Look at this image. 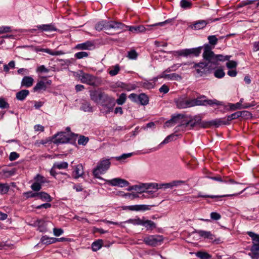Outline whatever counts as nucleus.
Segmentation results:
<instances>
[{
  "label": "nucleus",
  "mask_w": 259,
  "mask_h": 259,
  "mask_svg": "<svg viewBox=\"0 0 259 259\" xmlns=\"http://www.w3.org/2000/svg\"><path fill=\"white\" fill-rule=\"evenodd\" d=\"M175 102L179 109H185L199 106H206L208 105L211 107L224 106L223 102L217 99H208L204 95H200L196 98H190L184 95L175 99Z\"/></svg>",
  "instance_id": "f257e3e1"
},
{
  "label": "nucleus",
  "mask_w": 259,
  "mask_h": 259,
  "mask_svg": "<svg viewBox=\"0 0 259 259\" xmlns=\"http://www.w3.org/2000/svg\"><path fill=\"white\" fill-rule=\"evenodd\" d=\"M202 56L204 60H208L211 63L213 69L215 68L218 65L219 61H229L231 58V56L215 55L212 51V47L208 44L204 45V52Z\"/></svg>",
  "instance_id": "f03ea898"
},
{
  "label": "nucleus",
  "mask_w": 259,
  "mask_h": 259,
  "mask_svg": "<svg viewBox=\"0 0 259 259\" xmlns=\"http://www.w3.org/2000/svg\"><path fill=\"white\" fill-rule=\"evenodd\" d=\"M111 162L109 159H104L100 161L96 168H95L93 171V175L95 178L98 179H101L100 175L104 173L110 167Z\"/></svg>",
  "instance_id": "7ed1b4c3"
},
{
  "label": "nucleus",
  "mask_w": 259,
  "mask_h": 259,
  "mask_svg": "<svg viewBox=\"0 0 259 259\" xmlns=\"http://www.w3.org/2000/svg\"><path fill=\"white\" fill-rule=\"evenodd\" d=\"M205 62H201L198 63H194L192 68L195 69L197 74L200 76H202L208 71L213 69L211 63L208 60H205Z\"/></svg>",
  "instance_id": "20e7f679"
},
{
  "label": "nucleus",
  "mask_w": 259,
  "mask_h": 259,
  "mask_svg": "<svg viewBox=\"0 0 259 259\" xmlns=\"http://www.w3.org/2000/svg\"><path fill=\"white\" fill-rule=\"evenodd\" d=\"M201 120V117L199 115H196L193 118L189 121L181 123L175 128V132H178L181 131H184V128L190 126L191 128H193L194 127L199 125Z\"/></svg>",
  "instance_id": "39448f33"
},
{
  "label": "nucleus",
  "mask_w": 259,
  "mask_h": 259,
  "mask_svg": "<svg viewBox=\"0 0 259 259\" xmlns=\"http://www.w3.org/2000/svg\"><path fill=\"white\" fill-rule=\"evenodd\" d=\"M169 22V20H166L164 22L157 23L152 25H147L146 26L143 25H139L136 26H130L129 30L134 33H139L151 30L152 27L156 26H163L165 24Z\"/></svg>",
  "instance_id": "423d86ee"
},
{
  "label": "nucleus",
  "mask_w": 259,
  "mask_h": 259,
  "mask_svg": "<svg viewBox=\"0 0 259 259\" xmlns=\"http://www.w3.org/2000/svg\"><path fill=\"white\" fill-rule=\"evenodd\" d=\"M163 240V237L161 235H149L143 239V242L147 245L156 246L160 244Z\"/></svg>",
  "instance_id": "0eeeda50"
},
{
  "label": "nucleus",
  "mask_w": 259,
  "mask_h": 259,
  "mask_svg": "<svg viewBox=\"0 0 259 259\" xmlns=\"http://www.w3.org/2000/svg\"><path fill=\"white\" fill-rule=\"evenodd\" d=\"M203 47H199L195 48L186 49L177 51V53L179 56L187 57L192 55L195 57H198L200 54Z\"/></svg>",
  "instance_id": "6e6552de"
},
{
  "label": "nucleus",
  "mask_w": 259,
  "mask_h": 259,
  "mask_svg": "<svg viewBox=\"0 0 259 259\" xmlns=\"http://www.w3.org/2000/svg\"><path fill=\"white\" fill-rule=\"evenodd\" d=\"M73 135L74 134L70 133L66 134L65 132H60L54 136V141L55 144H64L69 142L71 139L70 135Z\"/></svg>",
  "instance_id": "1a4fd4ad"
},
{
  "label": "nucleus",
  "mask_w": 259,
  "mask_h": 259,
  "mask_svg": "<svg viewBox=\"0 0 259 259\" xmlns=\"http://www.w3.org/2000/svg\"><path fill=\"white\" fill-rule=\"evenodd\" d=\"M220 18H216L212 20V19H208L206 20H200L199 21H195L193 24L191 25V28L194 30H199L204 28L207 24L212 22L213 21H218Z\"/></svg>",
  "instance_id": "9d476101"
},
{
  "label": "nucleus",
  "mask_w": 259,
  "mask_h": 259,
  "mask_svg": "<svg viewBox=\"0 0 259 259\" xmlns=\"http://www.w3.org/2000/svg\"><path fill=\"white\" fill-rule=\"evenodd\" d=\"M106 183L113 186L123 187L129 185V182L121 178H114L112 180H106Z\"/></svg>",
  "instance_id": "9b49d317"
},
{
  "label": "nucleus",
  "mask_w": 259,
  "mask_h": 259,
  "mask_svg": "<svg viewBox=\"0 0 259 259\" xmlns=\"http://www.w3.org/2000/svg\"><path fill=\"white\" fill-rule=\"evenodd\" d=\"M95 48V44L91 40L77 44L75 49L78 50H91Z\"/></svg>",
  "instance_id": "f8f14e48"
},
{
  "label": "nucleus",
  "mask_w": 259,
  "mask_h": 259,
  "mask_svg": "<svg viewBox=\"0 0 259 259\" xmlns=\"http://www.w3.org/2000/svg\"><path fill=\"white\" fill-rule=\"evenodd\" d=\"M80 77L81 82L83 83L91 85H94L95 84V77L90 74L83 73L80 76Z\"/></svg>",
  "instance_id": "ddd939ff"
},
{
  "label": "nucleus",
  "mask_w": 259,
  "mask_h": 259,
  "mask_svg": "<svg viewBox=\"0 0 259 259\" xmlns=\"http://www.w3.org/2000/svg\"><path fill=\"white\" fill-rule=\"evenodd\" d=\"M98 104H100L102 106L109 108V106L113 105V101L109 96L104 93Z\"/></svg>",
  "instance_id": "4468645a"
},
{
  "label": "nucleus",
  "mask_w": 259,
  "mask_h": 259,
  "mask_svg": "<svg viewBox=\"0 0 259 259\" xmlns=\"http://www.w3.org/2000/svg\"><path fill=\"white\" fill-rule=\"evenodd\" d=\"M108 30L113 28L116 30H124L125 28H127L128 26L124 24L115 21H108V25H107Z\"/></svg>",
  "instance_id": "2eb2a0df"
},
{
  "label": "nucleus",
  "mask_w": 259,
  "mask_h": 259,
  "mask_svg": "<svg viewBox=\"0 0 259 259\" xmlns=\"http://www.w3.org/2000/svg\"><path fill=\"white\" fill-rule=\"evenodd\" d=\"M103 92H102L99 91H90V97L92 101L98 104L99 102L100 101V99L102 97Z\"/></svg>",
  "instance_id": "dca6fc26"
},
{
  "label": "nucleus",
  "mask_w": 259,
  "mask_h": 259,
  "mask_svg": "<svg viewBox=\"0 0 259 259\" xmlns=\"http://www.w3.org/2000/svg\"><path fill=\"white\" fill-rule=\"evenodd\" d=\"M34 225L38 227V229L40 232H45L47 231L46 222L42 219H37L34 223Z\"/></svg>",
  "instance_id": "f3484780"
},
{
  "label": "nucleus",
  "mask_w": 259,
  "mask_h": 259,
  "mask_svg": "<svg viewBox=\"0 0 259 259\" xmlns=\"http://www.w3.org/2000/svg\"><path fill=\"white\" fill-rule=\"evenodd\" d=\"M37 27L42 31H52L57 30V28L52 24L39 25L37 26Z\"/></svg>",
  "instance_id": "a211bd4d"
},
{
  "label": "nucleus",
  "mask_w": 259,
  "mask_h": 259,
  "mask_svg": "<svg viewBox=\"0 0 259 259\" xmlns=\"http://www.w3.org/2000/svg\"><path fill=\"white\" fill-rule=\"evenodd\" d=\"M40 240L42 243L49 245L56 243L59 240V239L54 237H49L47 236H43Z\"/></svg>",
  "instance_id": "6ab92c4d"
},
{
  "label": "nucleus",
  "mask_w": 259,
  "mask_h": 259,
  "mask_svg": "<svg viewBox=\"0 0 259 259\" xmlns=\"http://www.w3.org/2000/svg\"><path fill=\"white\" fill-rule=\"evenodd\" d=\"M34 80L32 77L30 76H24L21 81V86L25 87L27 88L30 87L32 85Z\"/></svg>",
  "instance_id": "aec40b11"
},
{
  "label": "nucleus",
  "mask_w": 259,
  "mask_h": 259,
  "mask_svg": "<svg viewBox=\"0 0 259 259\" xmlns=\"http://www.w3.org/2000/svg\"><path fill=\"white\" fill-rule=\"evenodd\" d=\"M194 233L199 234L200 236L204 238L213 239V235L209 231L198 230H195Z\"/></svg>",
  "instance_id": "412c9836"
},
{
  "label": "nucleus",
  "mask_w": 259,
  "mask_h": 259,
  "mask_svg": "<svg viewBox=\"0 0 259 259\" xmlns=\"http://www.w3.org/2000/svg\"><path fill=\"white\" fill-rule=\"evenodd\" d=\"M142 225L145 227L147 230H152L156 227L155 223L151 220H142Z\"/></svg>",
  "instance_id": "4be33fe9"
},
{
  "label": "nucleus",
  "mask_w": 259,
  "mask_h": 259,
  "mask_svg": "<svg viewBox=\"0 0 259 259\" xmlns=\"http://www.w3.org/2000/svg\"><path fill=\"white\" fill-rule=\"evenodd\" d=\"M184 117V116L181 114H178L176 116H174L172 117L170 120L167 121L165 123V126L168 127L170 126V124H174L177 123H179V120L180 118H183Z\"/></svg>",
  "instance_id": "5701e85b"
},
{
  "label": "nucleus",
  "mask_w": 259,
  "mask_h": 259,
  "mask_svg": "<svg viewBox=\"0 0 259 259\" xmlns=\"http://www.w3.org/2000/svg\"><path fill=\"white\" fill-rule=\"evenodd\" d=\"M29 92L27 90H23L16 94V98L20 101H23L29 95Z\"/></svg>",
  "instance_id": "b1692460"
},
{
  "label": "nucleus",
  "mask_w": 259,
  "mask_h": 259,
  "mask_svg": "<svg viewBox=\"0 0 259 259\" xmlns=\"http://www.w3.org/2000/svg\"><path fill=\"white\" fill-rule=\"evenodd\" d=\"M40 51L45 52L52 56H59L65 54L62 51H52L49 49H41Z\"/></svg>",
  "instance_id": "393cba45"
},
{
  "label": "nucleus",
  "mask_w": 259,
  "mask_h": 259,
  "mask_svg": "<svg viewBox=\"0 0 259 259\" xmlns=\"http://www.w3.org/2000/svg\"><path fill=\"white\" fill-rule=\"evenodd\" d=\"M74 172L75 173V179H77L81 177L83 174V169L82 165L80 164L77 165L75 166Z\"/></svg>",
  "instance_id": "a878e982"
},
{
  "label": "nucleus",
  "mask_w": 259,
  "mask_h": 259,
  "mask_svg": "<svg viewBox=\"0 0 259 259\" xmlns=\"http://www.w3.org/2000/svg\"><path fill=\"white\" fill-rule=\"evenodd\" d=\"M148 102L149 98L146 94L143 93L138 95V103L143 105H146L148 104Z\"/></svg>",
  "instance_id": "bb28decb"
},
{
  "label": "nucleus",
  "mask_w": 259,
  "mask_h": 259,
  "mask_svg": "<svg viewBox=\"0 0 259 259\" xmlns=\"http://www.w3.org/2000/svg\"><path fill=\"white\" fill-rule=\"evenodd\" d=\"M107 25H108V22L106 21H102L96 25L95 28L99 31L103 29L105 30H108V28Z\"/></svg>",
  "instance_id": "cd10ccee"
},
{
  "label": "nucleus",
  "mask_w": 259,
  "mask_h": 259,
  "mask_svg": "<svg viewBox=\"0 0 259 259\" xmlns=\"http://www.w3.org/2000/svg\"><path fill=\"white\" fill-rule=\"evenodd\" d=\"M47 88L46 85V83L45 81L42 80L39 81L35 86L33 88V90L34 92H36L38 91L44 90L45 91Z\"/></svg>",
  "instance_id": "c85d7f7f"
},
{
  "label": "nucleus",
  "mask_w": 259,
  "mask_h": 259,
  "mask_svg": "<svg viewBox=\"0 0 259 259\" xmlns=\"http://www.w3.org/2000/svg\"><path fill=\"white\" fill-rule=\"evenodd\" d=\"M38 197L43 201H46L47 202H51L52 200V199L51 197L50 196V195L46 192H38Z\"/></svg>",
  "instance_id": "c756f323"
},
{
  "label": "nucleus",
  "mask_w": 259,
  "mask_h": 259,
  "mask_svg": "<svg viewBox=\"0 0 259 259\" xmlns=\"http://www.w3.org/2000/svg\"><path fill=\"white\" fill-rule=\"evenodd\" d=\"M146 185L142 184V185L132 186L128 189V190H135L139 193H142L144 192Z\"/></svg>",
  "instance_id": "7c9ffc66"
},
{
  "label": "nucleus",
  "mask_w": 259,
  "mask_h": 259,
  "mask_svg": "<svg viewBox=\"0 0 259 259\" xmlns=\"http://www.w3.org/2000/svg\"><path fill=\"white\" fill-rule=\"evenodd\" d=\"M80 109L84 112H93V107L91 106V104L87 101H84L81 103Z\"/></svg>",
  "instance_id": "2f4dec72"
},
{
  "label": "nucleus",
  "mask_w": 259,
  "mask_h": 259,
  "mask_svg": "<svg viewBox=\"0 0 259 259\" xmlns=\"http://www.w3.org/2000/svg\"><path fill=\"white\" fill-rule=\"evenodd\" d=\"M103 240L99 239L94 241L92 244V248L94 251H96L99 250L102 246Z\"/></svg>",
  "instance_id": "473e14b6"
},
{
  "label": "nucleus",
  "mask_w": 259,
  "mask_h": 259,
  "mask_svg": "<svg viewBox=\"0 0 259 259\" xmlns=\"http://www.w3.org/2000/svg\"><path fill=\"white\" fill-rule=\"evenodd\" d=\"M120 70V66L118 64H116L115 66L111 67L108 71L109 74L112 76H115L117 75Z\"/></svg>",
  "instance_id": "72a5a7b5"
},
{
  "label": "nucleus",
  "mask_w": 259,
  "mask_h": 259,
  "mask_svg": "<svg viewBox=\"0 0 259 259\" xmlns=\"http://www.w3.org/2000/svg\"><path fill=\"white\" fill-rule=\"evenodd\" d=\"M10 189V186L7 183H0V194H7Z\"/></svg>",
  "instance_id": "f704fd0d"
},
{
  "label": "nucleus",
  "mask_w": 259,
  "mask_h": 259,
  "mask_svg": "<svg viewBox=\"0 0 259 259\" xmlns=\"http://www.w3.org/2000/svg\"><path fill=\"white\" fill-rule=\"evenodd\" d=\"M232 195H203L201 192H199L198 193V195L197 197H195V198L197 197H202V198H222L223 197H226V196H232Z\"/></svg>",
  "instance_id": "c9c22d12"
},
{
  "label": "nucleus",
  "mask_w": 259,
  "mask_h": 259,
  "mask_svg": "<svg viewBox=\"0 0 259 259\" xmlns=\"http://www.w3.org/2000/svg\"><path fill=\"white\" fill-rule=\"evenodd\" d=\"M247 234L250 237L252 240V244L259 243V235L252 232H247Z\"/></svg>",
  "instance_id": "e433bc0d"
},
{
  "label": "nucleus",
  "mask_w": 259,
  "mask_h": 259,
  "mask_svg": "<svg viewBox=\"0 0 259 259\" xmlns=\"http://www.w3.org/2000/svg\"><path fill=\"white\" fill-rule=\"evenodd\" d=\"M180 6L184 9H188L192 7V4L190 0H181Z\"/></svg>",
  "instance_id": "4c0bfd02"
},
{
  "label": "nucleus",
  "mask_w": 259,
  "mask_h": 259,
  "mask_svg": "<svg viewBox=\"0 0 259 259\" xmlns=\"http://www.w3.org/2000/svg\"><path fill=\"white\" fill-rule=\"evenodd\" d=\"M178 136V135L172 134L168 136H167L165 139L160 143V145L165 144L169 143L170 141L175 140L176 139V137Z\"/></svg>",
  "instance_id": "58836bf2"
},
{
  "label": "nucleus",
  "mask_w": 259,
  "mask_h": 259,
  "mask_svg": "<svg viewBox=\"0 0 259 259\" xmlns=\"http://www.w3.org/2000/svg\"><path fill=\"white\" fill-rule=\"evenodd\" d=\"M195 254L200 259H209L211 257V255L206 252L198 251Z\"/></svg>",
  "instance_id": "ea45409f"
},
{
  "label": "nucleus",
  "mask_w": 259,
  "mask_h": 259,
  "mask_svg": "<svg viewBox=\"0 0 259 259\" xmlns=\"http://www.w3.org/2000/svg\"><path fill=\"white\" fill-rule=\"evenodd\" d=\"M68 163L66 162H61L60 163L55 162L53 164V168H56L59 169H65L68 167Z\"/></svg>",
  "instance_id": "a19ab883"
},
{
  "label": "nucleus",
  "mask_w": 259,
  "mask_h": 259,
  "mask_svg": "<svg viewBox=\"0 0 259 259\" xmlns=\"http://www.w3.org/2000/svg\"><path fill=\"white\" fill-rule=\"evenodd\" d=\"M34 180H35V182H36L41 185L42 184H44V183L48 182V181L46 180V179L44 177H43L41 175H39V174H37L34 177Z\"/></svg>",
  "instance_id": "79ce46f5"
},
{
  "label": "nucleus",
  "mask_w": 259,
  "mask_h": 259,
  "mask_svg": "<svg viewBox=\"0 0 259 259\" xmlns=\"http://www.w3.org/2000/svg\"><path fill=\"white\" fill-rule=\"evenodd\" d=\"M242 112H240L239 111L235 112L227 117L228 121H231L233 119H237L239 117L242 116Z\"/></svg>",
  "instance_id": "37998d69"
},
{
  "label": "nucleus",
  "mask_w": 259,
  "mask_h": 259,
  "mask_svg": "<svg viewBox=\"0 0 259 259\" xmlns=\"http://www.w3.org/2000/svg\"><path fill=\"white\" fill-rule=\"evenodd\" d=\"M146 184V185L145 186V190L148 189L150 188H152L153 189H161L160 183L158 184V183H149V184Z\"/></svg>",
  "instance_id": "c03bdc74"
},
{
  "label": "nucleus",
  "mask_w": 259,
  "mask_h": 259,
  "mask_svg": "<svg viewBox=\"0 0 259 259\" xmlns=\"http://www.w3.org/2000/svg\"><path fill=\"white\" fill-rule=\"evenodd\" d=\"M89 141V139L88 137H85L84 136H80L78 140V144L79 145H85Z\"/></svg>",
  "instance_id": "a18cd8bd"
},
{
  "label": "nucleus",
  "mask_w": 259,
  "mask_h": 259,
  "mask_svg": "<svg viewBox=\"0 0 259 259\" xmlns=\"http://www.w3.org/2000/svg\"><path fill=\"white\" fill-rule=\"evenodd\" d=\"M225 75V72L222 69H218L214 72V75L218 78H221Z\"/></svg>",
  "instance_id": "49530a36"
},
{
  "label": "nucleus",
  "mask_w": 259,
  "mask_h": 259,
  "mask_svg": "<svg viewBox=\"0 0 259 259\" xmlns=\"http://www.w3.org/2000/svg\"><path fill=\"white\" fill-rule=\"evenodd\" d=\"M89 53L86 52H79L75 54L74 56L76 59H81L88 57Z\"/></svg>",
  "instance_id": "de8ad7c7"
},
{
  "label": "nucleus",
  "mask_w": 259,
  "mask_h": 259,
  "mask_svg": "<svg viewBox=\"0 0 259 259\" xmlns=\"http://www.w3.org/2000/svg\"><path fill=\"white\" fill-rule=\"evenodd\" d=\"M126 99V95L125 93H122L117 99L116 103L119 105H122L125 102Z\"/></svg>",
  "instance_id": "09e8293b"
},
{
  "label": "nucleus",
  "mask_w": 259,
  "mask_h": 259,
  "mask_svg": "<svg viewBox=\"0 0 259 259\" xmlns=\"http://www.w3.org/2000/svg\"><path fill=\"white\" fill-rule=\"evenodd\" d=\"M167 77V79L170 80H178L181 79V76L176 73L168 74L167 75H165Z\"/></svg>",
  "instance_id": "8fccbe9b"
},
{
  "label": "nucleus",
  "mask_w": 259,
  "mask_h": 259,
  "mask_svg": "<svg viewBox=\"0 0 259 259\" xmlns=\"http://www.w3.org/2000/svg\"><path fill=\"white\" fill-rule=\"evenodd\" d=\"M209 43L213 46L217 45L218 41V39L215 35H209L207 38Z\"/></svg>",
  "instance_id": "3c124183"
},
{
  "label": "nucleus",
  "mask_w": 259,
  "mask_h": 259,
  "mask_svg": "<svg viewBox=\"0 0 259 259\" xmlns=\"http://www.w3.org/2000/svg\"><path fill=\"white\" fill-rule=\"evenodd\" d=\"M228 106L229 107L230 110H235L236 109H242V106H240V103H228Z\"/></svg>",
  "instance_id": "603ef678"
},
{
  "label": "nucleus",
  "mask_w": 259,
  "mask_h": 259,
  "mask_svg": "<svg viewBox=\"0 0 259 259\" xmlns=\"http://www.w3.org/2000/svg\"><path fill=\"white\" fill-rule=\"evenodd\" d=\"M38 192H33L32 191H28L23 193V195L26 196L27 198L36 197L38 196Z\"/></svg>",
  "instance_id": "864d4df0"
},
{
  "label": "nucleus",
  "mask_w": 259,
  "mask_h": 259,
  "mask_svg": "<svg viewBox=\"0 0 259 259\" xmlns=\"http://www.w3.org/2000/svg\"><path fill=\"white\" fill-rule=\"evenodd\" d=\"M127 222L136 225H142V220L140 219V218L136 219H130L127 221Z\"/></svg>",
  "instance_id": "5fc2aeb1"
},
{
  "label": "nucleus",
  "mask_w": 259,
  "mask_h": 259,
  "mask_svg": "<svg viewBox=\"0 0 259 259\" xmlns=\"http://www.w3.org/2000/svg\"><path fill=\"white\" fill-rule=\"evenodd\" d=\"M127 57L130 59H136L138 57V54L135 50H133L128 52Z\"/></svg>",
  "instance_id": "6e6d98bb"
},
{
  "label": "nucleus",
  "mask_w": 259,
  "mask_h": 259,
  "mask_svg": "<svg viewBox=\"0 0 259 259\" xmlns=\"http://www.w3.org/2000/svg\"><path fill=\"white\" fill-rule=\"evenodd\" d=\"M31 188L34 191H38L41 188V185L35 182L31 185Z\"/></svg>",
  "instance_id": "4d7b16f0"
},
{
  "label": "nucleus",
  "mask_w": 259,
  "mask_h": 259,
  "mask_svg": "<svg viewBox=\"0 0 259 259\" xmlns=\"http://www.w3.org/2000/svg\"><path fill=\"white\" fill-rule=\"evenodd\" d=\"M255 0H247L245 1L242 2L240 4L237 6V8H241L244 7L245 6L250 5L255 2Z\"/></svg>",
  "instance_id": "13d9d810"
},
{
  "label": "nucleus",
  "mask_w": 259,
  "mask_h": 259,
  "mask_svg": "<svg viewBox=\"0 0 259 259\" xmlns=\"http://www.w3.org/2000/svg\"><path fill=\"white\" fill-rule=\"evenodd\" d=\"M208 178L209 179L214 180V181L224 182V183L227 182V180L226 179H224V177L222 178L221 176H220L219 175H218V176H214V177H209Z\"/></svg>",
  "instance_id": "bf43d9fd"
},
{
  "label": "nucleus",
  "mask_w": 259,
  "mask_h": 259,
  "mask_svg": "<svg viewBox=\"0 0 259 259\" xmlns=\"http://www.w3.org/2000/svg\"><path fill=\"white\" fill-rule=\"evenodd\" d=\"M11 28L10 26H3L0 27V34L11 32Z\"/></svg>",
  "instance_id": "052dcab7"
},
{
  "label": "nucleus",
  "mask_w": 259,
  "mask_h": 259,
  "mask_svg": "<svg viewBox=\"0 0 259 259\" xmlns=\"http://www.w3.org/2000/svg\"><path fill=\"white\" fill-rule=\"evenodd\" d=\"M9 104L3 98H0V108L2 109L8 108Z\"/></svg>",
  "instance_id": "680f3d73"
},
{
  "label": "nucleus",
  "mask_w": 259,
  "mask_h": 259,
  "mask_svg": "<svg viewBox=\"0 0 259 259\" xmlns=\"http://www.w3.org/2000/svg\"><path fill=\"white\" fill-rule=\"evenodd\" d=\"M237 62L234 61H229L226 63V66L228 68H229V69H232V68H236L237 66Z\"/></svg>",
  "instance_id": "e2e57ef3"
},
{
  "label": "nucleus",
  "mask_w": 259,
  "mask_h": 259,
  "mask_svg": "<svg viewBox=\"0 0 259 259\" xmlns=\"http://www.w3.org/2000/svg\"><path fill=\"white\" fill-rule=\"evenodd\" d=\"M210 218L212 220L217 221L221 219V215L217 212H212L210 213Z\"/></svg>",
  "instance_id": "0e129e2a"
},
{
  "label": "nucleus",
  "mask_w": 259,
  "mask_h": 259,
  "mask_svg": "<svg viewBox=\"0 0 259 259\" xmlns=\"http://www.w3.org/2000/svg\"><path fill=\"white\" fill-rule=\"evenodd\" d=\"M199 126L200 127L203 128H207L210 126V121H200V123H199Z\"/></svg>",
  "instance_id": "69168bd1"
},
{
  "label": "nucleus",
  "mask_w": 259,
  "mask_h": 259,
  "mask_svg": "<svg viewBox=\"0 0 259 259\" xmlns=\"http://www.w3.org/2000/svg\"><path fill=\"white\" fill-rule=\"evenodd\" d=\"M19 157V154L15 152H12L10 153L9 156V159L10 161H14Z\"/></svg>",
  "instance_id": "338daca9"
},
{
  "label": "nucleus",
  "mask_w": 259,
  "mask_h": 259,
  "mask_svg": "<svg viewBox=\"0 0 259 259\" xmlns=\"http://www.w3.org/2000/svg\"><path fill=\"white\" fill-rule=\"evenodd\" d=\"M249 255L252 259H258L259 258V253L258 251H255V252L251 251L250 253H249Z\"/></svg>",
  "instance_id": "774afa93"
}]
</instances>
